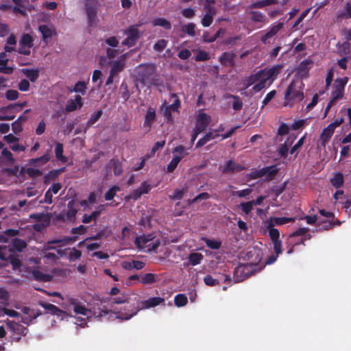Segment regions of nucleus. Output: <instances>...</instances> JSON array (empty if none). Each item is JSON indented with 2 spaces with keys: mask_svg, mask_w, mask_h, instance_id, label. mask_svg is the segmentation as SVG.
Wrapping results in <instances>:
<instances>
[{
  "mask_svg": "<svg viewBox=\"0 0 351 351\" xmlns=\"http://www.w3.org/2000/svg\"><path fill=\"white\" fill-rule=\"evenodd\" d=\"M86 84L85 82L83 81H78L77 83H75L73 88H68V90L70 93H79L82 95H84L86 90Z\"/></svg>",
  "mask_w": 351,
  "mask_h": 351,
  "instance_id": "nucleus-29",
  "label": "nucleus"
},
{
  "mask_svg": "<svg viewBox=\"0 0 351 351\" xmlns=\"http://www.w3.org/2000/svg\"><path fill=\"white\" fill-rule=\"evenodd\" d=\"M225 29H223V28H219L217 32L215 33V34L214 36H213L210 38H207V37L206 36L205 34L203 35V40L205 42V43H213L214 42L215 40H216L218 38H219L221 35L224 34H225Z\"/></svg>",
  "mask_w": 351,
  "mask_h": 351,
  "instance_id": "nucleus-49",
  "label": "nucleus"
},
{
  "mask_svg": "<svg viewBox=\"0 0 351 351\" xmlns=\"http://www.w3.org/2000/svg\"><path fill=\"white\" fill-rule=\"evenodd\" d=\"M64 147L62 143H57L55 147V154L56 158L62 163H66L68 161L67 157L63 155Z\"/></svg>",
  "mask_w": 351,
  "mask_h": 351,
  "instance_id": "nucleus-27",
  "label": "nucleus"
},
{
  "mask_svg": "<svg viewBox=\"0 0 351 351\" xmlns=\"http://www.w3.org/2000/svg\"><path fill=\"white\" fill-rule=\"evenodd\" d=\"M250 14L251 15V20L254 22L263 23L265 21V16L261 12L251 11Z\"/></svg>",
  "mask_w": 351,
  "mask_h": 351,
  "instance_id": "nucleus-46",
  "label": "nucleus"
},
{
  "mask_svg": "<svg viewBox=\"0 0 351 351\" xmlns=\"http://www.w3.org/2000/svg\"><path fill=\"white\" fill-rule=\"evenodd\" d=\"M235 54L232 51H226L221 54L219 58V62L223 66H234Z\"/></svg>",
  "mask_w": 351,
  "mask_h": 351,
  "instance_id": "nucleus-19",
  "label": "nucleus"
},
{
  "mask_svg": "<svg viewBox=\"0 0 351 351\" xmlns=\"http://www.w3.org/2000/svg\"><path fill=\"white\" fill-rule=\"evenodd\" d=\"M278 171L279 169L275 165L265 167V176L269 180H272Z\"/></svg>",
  "mask_w": 351,
  "mask_h": 351,
  "instance_id": "nucleus-38",
  "label": "nucleus"
},
{
  "mask_svg": "<svg viewBox=\"0 0 351 351\" xmlns=\"http://www.w3.org/2000/svg\"><path fill=\"white\" fill-rule=\"evenodd\" d=\"M253 274V269L251 265L243 264L237 266L234 271V282H240L250 276Z\"/></svg>",
  "mask_w": 351,
  "mask_h": 351,
  "instance_id": "nucleus-5",
  "label": "nucleus"
},
{
  "mask_svg": "<svg viewBox=\"0 0 351 351\" xmlns=\"http://www.w3.org/2000/svg\"><path fill=\"white\" fill-rule=\"evenodd\" d=\"M167 45V40L165 39H160L158 40L154 45V50L157 51H162Z\"/></svg>",
  "mask_w": 351,
  "mask_h": 351,
  "instance_id": "nucleus-57",
  "label": "nucleus"
},
{
  "mask_svg": "<svg viewBox=\"0 0 351 351\" xmlns=\"http://www.w3.org/2000/svg\"><path fill=\"white\" fill-rule=\"evenodd\" d=\"M195 60L206 61L210 59L209 53L205 51H199L195 56Z\"/></svg>",
  "mask_w": 351,
  "mask_h": 351,
  "instance_id": "nucleus-63",
  "label": "nucleus"
},
{
  "mask_svg": "<svg viewBox=\"0 0 351 351\" xmlns=\"http://www.w3.org/2000/svg\"><path fill=\"white\" fill-rule=\"evenodd\" d=\"M82 256V252L80 250H77L75 247H73L71 252L69 254L68 259L70 262H74L79 260Z\"/></svg>",
  "mask_w": 351,
  "mask_h": 351,
  "instance_id": "nucleus-50",
  "label": "nucleus"
},
{
  "mask_svg": "<svg viewBox=\"0 0 351 351\" xmlns=\"http://www.w3.org/2000/svg\"><path fill=\"white\" fill-rule=\"evenodd\" d=\"M283 27L282 23H279L277 25L272 26L269 30L266 32L261 38V42L266 45L268 43V39L274 36Z\"/></svg>",
  "mask_w": 351,
  "mask_h": 351,
  "instance_id": "nucleus-20",
  "label": "nucleus"
},
{
  "mask_svg": "<svg viewBox=\"0 0 351 351\" xmlns=\"http://www.w3.org/2000/svg\"><path fill=\"white\" fill-rule=\"evenodd\" d=\"M268 233L271 241L279 239L280 232L278 229L274 228V224L271 221L268 225Z\"/></svg>",
  "mask_w": 351,
  "mask_h": 351,
  "instance_id": "nucleus-40",
  "label": "nucleus"
},
{
  "mask_svg": "<svg viewBox=\"0 0 351 351\" xmlns=\"http://www.w3.org/2000/svg\"><path fill=\"white\" fill-rule=\"evenodd\" d=\"M173 153L178 154L177 155H174L176 157H180V160L185 156L189 155L188 149L186 148L183 145L176 146L173 149Z\"/></svg>",
  "mask_w": 351,
  "mask_h": 351,
  "instance_id": "nucleus-39",
  "label": "nucleus"
},
{
  "mask_svg": "<svg viewBox=\"0 0 351 351\" xmlns=\"http://www.w3.org/2000/svg\"><path fill=\"white\" fill-rule=\"evenodd\" d=\"M71 304L73 306V311L75 314L82 315L86 317L93 315L95 317L102 318L111 313V311L100 306H98L97 308L94 306L92 309H88L86 308L85 306L77 302L75 299H72L71 300Z\"/></svg>",
  "mask_w": 351,
  "mask_h": 351,
  "instance_id": "nucleus-2",
  "label": "nucleus"
},
{
  "mask_svg": "<svg viewBox=\"0 0 351 351\" xmlns=\"http://www.w3.org/2000/svg\"><path fill=\"white\" fill-rule=\"evenodd\" d=\"M215 11V8L213 6H208L207 8V12L202 19V25L204 27H209L212 24Z\"/></svg>",
  "mask_w": 351,
  "mask_h": 351,
  "instance_id": "nucleus-21",
  "label": "nucleus"
},
{
  "mask_svg": "<svg viewBox=\"0 0 351 351\" xmlns=\"http://www.w3.org/2000/svg\"><path fill=\"white\" fill-rule=\"evenodd\" d=\"M139 280L143 285L152 284L156 282V275L152 273H147L143 275Z\"/></svg>",
  "mask_w": 351,
  "mask_h": 351,
  "instance_id": "nucleus-36",
  "label": "nucleus"
},
{
  "mask_svg": "<svg viewBox=\"0 0 351 351\" xmlns=\"http://www.w3.org/2000/svg\"><path fill=\"white\" fill-rule=\"evenodd\" d=\"M57 171H53V170L50 171L48 173H47L43 178V182L45 184H49L52 180H55L57 176Z\"/></svg>",
  "mask_w": 351,
  "mask_h": 351,
  "instance_id": "nucleus-53",
  "label": "nucleus"
},
{
  "mask_svg": "<svg viewBox=\"0 0 351 351\" xmlns=\"http://www.w3.org/2000/svg\"><path fill=\"white\" fill-rule=\"evenodd\" d=\"M295 136L288 137L287 140L283 144L280 145L279 149H278V154L280 156L281 158H286L288 155L289 152V147L290 145H291L293 142V141L295 139Z\"/></svg>",
  "mask_w": 351,
  "mask_h": 351,
  "instance_id": "nucleus-24",
  "label": "nucleus"
},
{
  "mask_svg": "<svg viewBox=\"0 0 351 351\" xmlns=\"http://www.w3.org/2000/svg\"><path fill=\"white\" fill-rule=\"evenodd\" d=\"M26 105H27L26 101H24L23 103H15V104H9L7 106L1 107L0 108V112L5 113L7 111L12 110V109H14L16 111H20Z\"/></svg>",
  "mask_w": 351,
  "mask_h": 351,
  "instance_id": "nucleus-33",
  "label": "nucleus"
},
{
  "mask_svg": "<svg viewBox=\"0 0 351 351\" xmlns=\"http://www.w3.org/2000/svg\"><path fill=\"white\" fill-rule=\"evenodd\" d=\"M154 237L152 234L138 236L134 239V244L139 250L145 249V251H156L160 245V241H154Z\"/></svg>",
  "mask_w": 351,
  "mask_h": 351,
  "instance_id": "nucleus-3",
  "label": "nucleus"
},
{
  "mask_svg": "<svg viewBox=\"0 0 351 351\" xmlns=\"http://www.w3.org/2000/svg\"><path fill=\"white\" fill-rule=\"evenodd\" d=\"M219 169L223 174H232L240 172L245 168L242 165L237 163L234 160H228L223 165H221Z\"/></svg>",
  "mask_w": 351,
  "mask_h": 351,
  "instance_id": "nucleus-10",
  "label": "nucleus"
},
{
  "mask_svg": "<svg viewBox=\"0 0 351 351\" xmlns=\"http://www.w3.org/2000/svg\"><path fill=\"white\" fill-rule=\"evenodd\" d=\"M296 82L293 80L287 87L285 93V100L302 101L304 99L303 92L296 88Z\"/></svg>",
  "mask_w": 351,
  "mask_h": 351,
  "instance_id": "nucleus-7",
  "label": "nucleus"
},
{
  "mask_svg": "<svg viewBox=\"0 0 351 351\" xmlns=\"http://www.w3.org/2000/svg\"><path fill=\"white\" fill-rule=\"evenodd\" d=\"M348 82V78H337L334 84V90L331 93L332 101H336L342 98L345 86Z\"/></svg>",
  "mask_w": 351,
  "mask_h": 351,
  "instance_id": "nucleus-8",
  "label": "nucleus"
},
{
  "mask_svg": "<svg viewBox=\"0 0 351 351\" xmlns=\"http://www.w3.org/2000/svg\"><path fill=\"white\" fill-rule=\"evenodd\" d=\"M252 189L247 188V189H243L241 191H232V195L233 196L237 195L239 197H245L250 195L252 193Z\"/></svg>",
  "mask_w": 351,
  "mask_h": 351,
  "instance_id": "nucleus-54",
  "label": "nucleus"
},
{
  "mask_svg": "<svg viewBox=\"0 0 351 351\" xmlns=\"http://www.w3.org/2000/svg\"><path fill=\"white\" fill-rule=\"evenodd\" d=\"M21 72L32 82H35L39 77L38 69H23Z\"/></svg>",
  "mask_w": 351,
  "mask_h": 351,
  "instance_id": "nucleus-26",
  "label": "nucleus"
},
{
  "mask_svg": "<svg viewBox=\"0 0 351 351\" xmlns=\"http://www.w3.org/2000/svg\"><path fill=\"white\" fill-rule=\"evenodd\" d=\"M188 302L187 297L184 294H178L175 296L174 303L178 307L184 306Z\"/></svg>",
  "mask_w": 351,
  "mask_h": 351,
  "instance_id": "nucleus-41",
  "label": "nucleus"
},
{
  "mask_svg": "<svg viewBox=\"0 0 351 351\" xmlns=\"http://www.w3.org/2000/svg\"><path fill=\"white\" fill-rule=\"evenodd\" d=\"M186 191V190L185 191L184 189H176V190H174L173 194L171 195L169 197L171 199L180 200L182 199L184 194Z\"/></svg>",
  "mask_w": 351,
  "mask_h": 351,
  "instance_id": "nucleus-56",
  "label": "nucleus"
},
{
  "mask_svg": "<svg viewBox=\"0 0 351 351\" xmlns=\"http://www.w3.org/2000/svg\"><path fill=\"white\" fill-rule=\"evenodd\" d=\"M51 159V156L49 152H47L46 154L43 155L40 157L36 158H31L28 160V164L29 165H34L36 167H40L46 163H47Z\"/></svg>",
  "mask_w": 351,
  "mask_h": 351,
  "instance_id": "nucleus-22",
  "label": "nucleus"
},
{
  "mask_svg": "<svg viewBox=\"0 0 351 351\" xmlns=\"http://www.w3.org/2000/svg\"><path fill=\"white\" fill-rule=\"evenodd\" d=\"M32 278L39 282H50L51 280V276L49 274H46L40 271L37 269H34L32 271Z\"/></svg>",
  "mask_w": 351,
  "mask_h": 351,
  "instance_id": "nucleus-25",
  "label": "nucleus"
},
{
  "mask_svg": "<svg viewBox=\"0 0 351 351\" xmlns=\"http://www.w3.org/2000/svg\"><path fill=\"white\" fill-rule=\"evenodd\" d=\"M202 241L206 243V246L212 250H219L221 247V241L215 239H210L203 237Z\"/></svg>",
  "mask_w": 351,
  "mask_h": 351,
  "instance_id": "nucleus-35",
  "label": "nucleus"
},
{
  "mask_svg": "<svg viewBox=\"0 0 351 351\" xmlns=\"http://www.w3.org/2000/svg\"><path fill=\"white\" fill-rule=\"evenodd\" d=\"M39 305L41 306L43 308H45L47 313L53 315H56L58 317H60L61 319H62L63 317L66 315L65 311L61 310L60 308H59L58 307L52 304L40 302Z\"/></svg>",
  "mask_w": 351,
  "mask_h": 351,
  "instance_id": "nucleus-13",
  "label": "nucleus"
},
{
  "mask_svg": "<svg viewBox=\"0 0 351 351\" xmlns=\"http://www.w3.org/2000/svg\"><path fill=\"white\" fill-rule=\"evenodd\" d=\"M161 110L162 111L163 116L166 119L167 122H171L173 121L172 110H170L167 106H162Z\"/></svg>",
  "mask_w": 351,
  "mask_h": 351,
  "instance_id": "nucleus-59",
  "label": "nucleus"
},
{
  "mask_svg": "<svg viewBox=\"0 0 351 351\" xmlns=\"http://www.w3.org/2000/svg\"><path fill=\"white\" fill-rule=\"evenodd\" d=\"M97 0L88 1L85 4L86 13L90 25L95 22L97 19Z\"/></svg>",
  "mask_w": 351,
  "mask_h": 351,
  "instance_id": "nucleus-11",
  "label": "nucleus"
},
{
  "mask_svg": "<svg viewBox=\"0 0 351 351\" xmlns=\"http://www.w3.org/2000/svg\"><path fill=\"white\" fill-rule=\"evenodd\" d=\"M210 121V117L206 113H200L197 119V123L194 128L199 133L206 130Z\"/></svg>",
  "mask_w": 351,
  "mask_h": 351,
  "instance_id": "nucleus-14",
  "label": "nucleus"
},
{
  "mask_svg": "<svg viewBox=\"0 0 351 351\" xmlns=\"http://www.w3.org/2000/svg\"><path fill=\"white\" fill-rule=\"evenodd\" d=\"M140 25H131L125 32L126 38L123 40L122 45L128 47H133L136 45L137 40L140 38L138 27Z\"/></svg>",
  "mask_w": 351,
  "mask_h": 351,
  "instance_id": "nucleus-6",
  "label": "nucleus"
},
{
  "mask_svg": "<svg viewBox=\"0 0 351 351\" xmlns=\"http://www.w3.org/2000/svg\"><path fill=\"white\" fill-rule=\"evenodd\" d=\"M124 69V64L121 61H115L111 67L110 72L117 75L118 73L122 71Z\"/></svg>",
  "mask_w": 351,
  "mask_h": 351,
  "instance_id": "nucleus-51",
  "label": "nucleus"
},
{
  "mask_svg": "<svg viewBox=\"0 0 351 351\" xmlns=\"http://www.w3.org/2000/svg\"><path fill=\"white\" fill-rule=\"evenodd\" d=\"M26 173L30 178H32L40 176L43 174L42 171L38 169H34L32 167L27 168L26 169Z\"/></svg>",
  "mask_w": 351,
  "mask_h": 351,
  "instance_id": "nucleus-61",
  "label": "nucleus"
},
{
  "mask_svg": "<svg viewBox=\"0 0 351 351\" xmlns=\"http://www.w3.org/2000/svg\"><path fill=\"white\" fill-rule=\"evenodd\" d=\"M120 187L119 186L114 185L112 186L106 193L104 195L106 200H112L114 196L116 195V193L119 191H120Z\"/></svg>",
  "mask_w": 351,
  "mask_h": 351,
  "instance_id": "nucleus-44",
  "label": "nucleus"
},
{
  "mask_svg": "<svg viewBox=\"0 0 351 351\" xmlns=\"http://www.w3.org/2000/svg\"><path fill=\"white\" fill-rule=\"evenodd\" d=\"M77 210L75 208V203L73 200L69 202L67 204L66 216L68 218L75 217L77 214Z\"/></svg>",
  "mask_w": 351,
  "mask_h": 351,
  "instance_id": "nucleus-42",
  "label": "nucleus"
},
{
  "mask_svg": "<svg viewBox=\"0 0 351 351\" xmlns=\"http://www.w3.org/2000/svg\"><path fill=\"white\" fill-rule=\"evenodd\" d=\"M112 162L114 174L115 176H120L123 172L121 162L119 161V160H113Z\"/></svg>",
  "mask_w": 351,
  "mask_h": 351,
  "instance_id": "nucleus-55",
  "label": "nucleus"
},
{
  "mask_svg": "<svg viewBox=\"0 0 351 351\" xmlns=\"http://www.w3.org/2000/svg\"><path fill=\"white\" fill-rule=\"evenodd\" d=\"M274 3H276V0H257L250 4V8H263Z\"/></svg>",
  "mask_w": 351,
  "mask_h": 351,
  "instance_id": "nucleus-31",
  "label": "nucleus"
},
{
  "mask_svg": "<svg viewBox=\"0 0 351 351\" xmlns=\"http://www.w3.org/2000/svg\"><path fill=\"white\" fill-rule=\"evenodd\" d=\"M189 263L193 265H197L201 263L204 258V256L201 253L193 252L189 255Z\"/></svg>",
  "mask_w": 351,
  "mask_h": 351,
  "instance_id": "nucleus-34",
  "label": "nucleus"
},
{
  "mask_svg": "<svg viewBox=\"0 0 351 351\" xmlns=\"http://www.w3.org/2000/svg\"><path fill=\"white\" fill-rule=\"evenodd\" d=\"M111 304H126L123 311H120L117 316L121 319H129L141 310L140 297L136 294H132L130 296L127 294H121V295L113 298Z\"/></svg>",
  "mask_w": 351,
  "mask_h": 351,
  "instance_id": "nucleus-1",
  "label": "nucleus"
},
{
  "mask_svg": "<svg viewBox=\"0 0 351 351\" xmlns=\"http://www.w3.org/2000/svg\"><path fill=\"white\" fill-rule=\"evenodd\" d=\"M38 31L41 33L43 40L46 43H48L49 39L56 35L55 29L47 25H40Z\"/></svg>",
  "mask_w": 351,
  "mask_h": 351,
  "instance_id": "nucleus-15",
  "label": "nucleus"
},
{
  "mask_svg": "<svg viewBox=\"0 0 351 351\" xmlns=\"http://www.w3.org/2000/svg\"><path fill=\"white\" fill-rule=\"evenodd\" d=\"M283 68L282 64H276L271 68H266L261 69L260 71H263V78L267 82L270 81L269 85L277 78L278 75L280 73Z\"/></svg>",
  "mask_w": 351,
  "mask_h": 351,
  "instance_id": "nucleus-9",
  "label": "nucleus"
},
{
  "mask_svg": "<svg viewBox=\"0 0 351 351\" xmlns=\"http://www.w3.org/2000/svg\"><path fill=\"white\" fill-rule=\"evenodd\" d=\"M102 114V110H99L97 112H96L94 114L92 115V117L90 118V119L87 122V126L90 127L94 123H95L101 117Z\"/></svg>",
  "mask_w": 351,
  "mask_h": 351,
  "instance_id": "nucleus-60",
  "label": "nucleus"
},
{
  "mask_svg": "<svg viewBox=\"0 0 351 351\" xmlns=\"http://www.w3.org/2000/svg\"><path fill=\"white\" fill-rule=\"evenodd\" d=\"M165 302V299L160 297H153L151 298H149L148 300H146L145 301H143L141 308H149L152 307L156 306L161 303H163Z\"/></svg>",
  "mask_w": 351,
  "mask_h": 351,
  "instance_id": "nucleus-23",
  "label": "nucleus"
},
{
  "mask_svg": "<svg viewBox=\"0 0 351 351\" xmlns=\"http://www.w3.org/2000/svg\"><path fill=\"white\" fill-rule=\"evenodd\" d=\"M156 114L155 109L152 107H149L143 122V128H145L146 132L151 130L153 123L156 121Z\"/></svg>",
  "mask_w": 351,
  "mask_h": 351,
  "instance_id": "nucleus-12",
  "label": "nucleus"
},
{
  "mask_svg": "<svg viewBox=\"0 0 351 351\" xmlns=\"http://www.w3.org/2000/svg\"><path fill=\"white\" fill-rule=\"evenodd\" d=\"M262 77H263V71H258L256 73L252 74L249 77V78L247 80V85H246V88H248L249 86H252L254 83L257 82Z\"/></svg>",
  "mask_w": 351,
  "mask_h": 351,
  "instance_id": "nucleus-43",
  "label": "nucleus"
},
{
  "mask_svg": "<svg viewBox=\"0 0 351 351\" xmlns=\"http://www.w3.org/2000/svg\"><path fill=\"white\" fill-rule=\"evenodd\" d=\"M204 283L210 287H213L219 284V280L213 278L210 275H207L204 278Z\"/></svg>",
  "mask_w": 351,
  "mask_h": 351,
  "instance_id": "nucleus-62",
  "label": "nucleus"
},
{
  "mask_svg": "<svg viewBox=\"0 0 351 351\" xmlns=\"http://www.w3.org/2000/svg\"><path fill=\"white\" fill-rule=\"evenodd\" d=\"M26 105H27L26 101H24L23 103H15V104H9L7 106L1 107L0 108V112L5 113L7 111L12 110V109H14L16 111H20Z\"/></svg>",
  "mask_w": 351,
  "mask_h": 351,
  "instance_id": "nucleus-32",
  "label": "nucleus"
},
{
  "mask_svg": "<svg viewBox=\"0 0 351 351\" xmlns=\"http://www.w3.org/2000/svg\"><path fill=\"white\" fill-rule=\"evenodd\" d=\"M19 93L16 90L10 89L5 92V97L9 101H14L18 99Z\"/></svg>",
  "mask_w": 351,
  "mask_h": 351,
  "instance_id": "nucleus-58",
  "label": "nucleus"
},
{
  "mask_svg": "<svg viewBox=\"0 0 351 351\" xmlns=\"http://www.w3.org/2000/svg\"><path fill=\"white\" fill-rule=\"evenodd\" d=\"M239 208L244 213L248 215L253 209V204L251 201L247 202H242L240 204Z\"/></svg>",
  "mask_w": 351,
  "mask_h": 351,
  "instance_id": "nucleus-52",
  "label": "nucleus"
},
{
  "mask_svg": "<svg viewBox=\"0 0 351 351\" xmlns=\"http://www.w3.org/2000/svg\"><path fill=\"white\" fill-rule=\"evenodd\" d=\"M33 38L29 34H23L21 38L19 40V45L27 46V48L30 49L33 46Z\"/></svg>",
  "mask_w": 351,
  "mask_h": 351,
  "instance_id": "nucleus-37",
  "label": "nucleus"
},
{
  "mask_svg": "<svg viewBox=\"0 0 351 351\" xmlns=\"http://www.w3.org/2000/svg\"><path fill=\"white\" fill-rule=\"evenodd\" d=\"M341 16L344 19L351 18V3H347L341 13Z\"/></svg>",
  "mask_w": 351,
  "mask_h": 351,
  "instance_id": "nucleus-64",
  "label": "nucleus"
},
{
  "mask_svg": "<svg viewBox=\"0 0 351 351\" xmlns=\"http://www.w3.org/2000/svg\"><path fill=\"white\" fill-rule=\"evenodd\" d=\"M180 162V157H176L175 156H173L172 160L167 165V172L172 173L176 169V167Z\"/></svg>",
  "mask_w": 351,
  "mask_h": 351,
  "instance_id": "nucleus-48",
  "label": "nucleus"
},
{
  "mask_svg": "<svg viewBox=\"0 0 351 351\" xmlns=\"http://www.w3.org/2000/svg\"><path fill=\"white\" fill-rule=\"evenodd\" d=\"M227 98H232L234 99V102L232 104V108L235 111H239L241 110L243 107V102L241 100L240 97L237 95H229Z\"/></svg>",
  "mask_w": 351,
  "mask_h": 351,
  "instance_id": "nucleus-45",
  "label": "nucleus"
},
{
  "mask_svg": "<svg viewBox=\"0 0 351 351\" xmlns=\"http://www.w3.org/2000/svg\"><path fill=\"white\" fill-rule=\"evenodd\" d=\"M333 134L334 131H332V129H330L328 126L325 128L319 135V138L318 139V145L324 148L326 144L330 140Z\"/></svg>",
  "mask_w": 351,
  "mask_h": 351,
  "instance_id": "nucleus-17",
  "label": "nucleus"
},
{
  "mask_svg": "<svg viewBox=\"0 0 351 351\" xmlns=\"http://www.w3.org/2000/svg\"><path fill=\"white\" fill-rule=\"evenodd\" d=\"M12 247L17 251L21 252L27 247V243L24 240L14 239L12 242Z\"/></svg>",
  "mask_w": 351,
  "mask_h": 351,
  "instance_id": "nucleus-47",
  "label": "nucleus"
},
{
  "mask_svg": "<svg viewBox=\"0 0 351 351\" xmlns=\"http://www.w3.org/2000/svg\"><path fill=\"white\" fill-rule=\"evenodd\" d=\"M330 183L336 189L341 187L344 183L343 174L340 172L335 173L330 179Z\"/></svg>",
  "mask_w": 351,
  "mask_h": 351,
  "instance_id": "nucleus-28",
  "label": "nucleus"
},
{
  "mask_svg": "<svg viewBox=\"0 0 351 351\" xmlns=\"http://www.w3.org/2000/svg\"><path fill=\"white\" fill-rule=\"evenodd\" d=\"M156 67L152 64H140L137 68V74L141 82H150L154 74Z\"/></svg>",
  "mask_w": 351,
  "mask_h": 351,
  "instance_id": "nucleus-4",
  "label": "nucleus"
},
{
  "mask_svg": "<svg viewBox=\"0 0 351 351\" xmlns=\"http://www.w3.org/2000/svg\"><path fill=\"white\" fill-rule=\"evenodd\" d=\"M154 26H160L163 27L165 29L169 30L171 29V23L165 18H156L152 21Z\"/></svg>",
  "mask_w": 351,
  "mask_h": 351,
  "instance_id": "nucleus-30",
  "label": "nucleus"
},
{
  "mask_svg": "<svg viewBox=\"0 0 351 351\" xmlns=\"http://www.w3.org/2000/svg\"><path fill=\"white\" fill-rule=\"evenodd\" d=\"M7 325L12 332L18 335L25 336L28 332V328L27 327L16 322L10 321L7 323Z\"/></svg>",
  "mask_w": 351,
  "mask_h": 351,
  "instance_id": "nucleus-18",
  "label": "nucleus"
},
{
  "mask_svg": "<svg viewBox=\"0 0 351 351\" xmlns=\"http://www.w3.org/2000/svg\"><path fill=\"white\" fill-rule=\"evenodd\" d=\"M84 103L80 95H77L75 97V99H69L65 106V111L71 112L75 111L77 108H80L82 107Z\"/></svg>",
  "mask_w": 351,
  "mask_h": 351,
  "instance_id": "nucleus-16",
  "label": "nucleus"
}]
</instances>
